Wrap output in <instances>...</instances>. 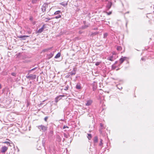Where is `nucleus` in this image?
<instances>
[{
    "instance_id": "1",
    "label": "nucleus",
    "mask_w": 154,
    "mask_h": 154,
    "mask_svg": "<svg viewBox=\"0 0 154 154\" xmlns=\"http://www.w3.org/2000/svg\"><path fill=\"white\" fill-rule=\"evenodd\" d=\"M37 127L40 131L43 132H45V131H47L48 129V127L47 126L42 125H39Z\"/></svg>"
},
{
    "instance_id": "2",
    "label": "nucleus",
    "mask_w": 154,
    "mask_h": 154,
    "mask_svg": "<svg viewBox=\"0 0 154 154\" xmlns=\"http://www.w3.org/2000/svg\"><path fill=\"white\" fill-rule=\"evenodd\" d=\"M9 79L11 82H18L19 80L18 77H15L12 78L10 77L9 78Z\"/></svg>"
},
{
    "instance_id": "3",
    "label": "nucleus",
    "mask_w": 154,
    "mask_h": 154,
    "mask_svg": "<svg viewBox=\"0 0 154 154\" xmlns=\"http://www.w3.org/2000/svg\"><path fill=\"white\" fill-rule=\"evenodd\" d=\"M26 78L28 79H29L31 80H34L36 79V75L30 74L29 75H28L26 76Z\"/></svg>"
},
{
    "instance_id": "4",
    "label": "nucleus",
    "mask_w": 154,
    "mask_h": 154,
    "mask_svg": "<svg viewBox=\"0 0 154 154\" xmlns=\"http://www.w3.org/2000/svg\"><path fill=\"white\" fill-rule=\"evenodd\" d=\"M8 147L4 146L2 147L1 150V152L2 153H5L8 150Z\"/></svg>"
},
{
    "instance_id": "5",
    "label": "nucleus",
    "mask_w": 154,
    "mask_h": 154,
    "mask_svg": "<svg viewBox=\"0 0 154 154\" xmlns=\"http://www.w3.org/2000/svg\"><path fill=\"white\" fill-rule=\"evenodd\" d=\"M48 5L47 4H44L42 6V10L43 12H44L46 11V9L48 7Z\"/></svg>"
},
{
    "instance_id": "6",
    "label": "nucleus",
    "mask_w": 154,
    "mask_h": 154,
    "mask_svg": "<svg viewBox=\"0 0 154 154\" xmlns=\"http://www.w3.org/2000/svg\"><path fill=\"white\" fill-rule=\"evenodd\" d=\"M64 95H60L57 96L55 99V101L56 103H57L59 100L62 99V97H64Z\"/></svg>"
},
{
    "instance_id": "7",
    "label": "nucleus",
    "mask_w": 154,
    "mask_h": 154,
    "mask_svg": "<svg viewBox=\"0 0 154 154\" xmlns=\"http://www.w3.org/2000/svg\"><path fill=\"white\" fill-rule=\"evenodd\" d=\"M29 37V36L24 35H20V36H18V38H21L22 40H25L26 39V37Z\"/></svg>"
},
{
    "instance_id": "8",
    "label": "nucleus",
    "mask_w": 154,
    "mask_h": 154,
    "mask_svg": "<svg viewBox=\"0 0 154 154\" xmlns=\"http://www.w3.org/2000/svg\"><path fill=\"white\" fill-rule=\"evenodd\" d=\"M54 54V52H52L50 54H47V57L48 59H50L51 58Z\"/></svg>"
},
{
    "instance_id": "9",
    "label": "nucleus",
    "mask_w": 154,
    "mask_h": 154,
    "mask_svg": "<svg viewBox=\"0 0 154 154\" xmlns=\"http://www.w3.org/2000/svg\"><path fill=\"white\" fill-rule=\"evenodd\" d=\"M112 3L111 2H108L106 5V8L108 10L112 6Z\"/></svg>"
},
{
    "instance_id": "10",
    "label": "nucleus",
    "mask_w": 154,
    "mask_h": 154,
    "mask_svg": "<svg viewBox=\"0 0 154 154\" xmlns=\"http://www.w3.org/2000/svg\"><path fill=\"white\" fill-rule=\"evenodd\" d=\"M115 58L114 57L113 55H112L107 58V60L111 61H113Z\"/></svg>"
},
{
    "instance_id": "11",
    "label": "nucleus",
    "mask_w": 154,
    "mask_h": 154,
    "mask_svg": "<svg viewBox=\"0 0 154 154\" xmlns=\"http://www.w3.org/2000/svg\"><path fill=\"white\" fill-rule=\"evenodd\" d=\"M90 24H85L84 25L82 26L81 27V29H85L87 28L89 26Z\"/></svg>"
},
{
    "instance_id": "12",
    "label": "nucleus",
    "mask_w": 154,
    "mask_h": 154,
    "mask_svg": "<svg viewBox=\"0 0 154 154\" xmlns=\"http://www.w3.org/2000/svg\"><path fill=\"white\" fill-rule=\"evenodd\" d=\"M69 73L70 74V75H71V76H72V75H75L76 73L75 68H73V70Z\"/></svg>"
},
{
    "instance_id": "13",
    "label": "nucleus",
    "mask_w": 154,
    "mask_h": 154,
    "mask_svg": "<svg viewBox=\"0 0 154 154\" xmlns=\"http://www.w3.org/2000/svg\"><path fill=\"white\" fill-rule=\"evenodd\" d=\"M92 101L91 100H88L86 103V105L88 106L90 105L92 103Z\"/></svg>"
},
{
    "instance_id": "14",
    "label": "nucleus",
    "mask_w": 154,
    "mask_h": 154,
    "mask_svg": "<svg viewBox=\"0 0 154 154\" xmlns=\"http://www.w3.org/2000/svg\"><path fill=\"white\" fill-rule=\"evenodd\" d=\"M94 142L95 143H97L98 141V138L97 136L95 137L93 139Z\"/></svg>"
},
{
    "instance_id": "15",
    "label": "nucleus",
    "mask_w": 154,
    "mask_h": 154,
    "mask_svg": "<svg viewBox=\"0 0 154 154\" xmlns=\"http://www.w3.org/2000/svg\"><path fill=\"white\" fill-rule=\"evenodd\" d=\"M100 142L99 144V146H100L101 147V148H102L103 146V143H102L103 142V140L101 139H100Z\"/></svg>"
},
{
    "instance_id": "16",
    "label": "nucleus",
    "mask_w": 154,
    "mask_h": 154,
    "mask_svg": "<svg viewBox=\"0 0 154 154\" xmlns=\"http://www.w3.org/2000/svg\"><path fill=\"white\" fill-rule=\"evenodd\" d=\"M126 58L125 57H123V58H121L119 60V61L120 64H122L125 60Z\"/></svg>"
},
{
    "instance_id": "17",
    "label": "nucleus",
    "mask_w": 154,
    "mask_h": 154,
    "mask_svg": "<svg viewBox=\"0 0 154 154\" xmlns=\"http://www.w3.org/2000/svg\"><path fill=\"white\" fill-rule=\"evenodd\" d=\"M76 88L77 89H81L82 88L81 86V84H77L76 85Z\"/></svg>"
},
{
    "instance_id": "18",
    "label": "nucleus",
    "mask_w": 154,
    "mask_h": 154,
    "mask_svg": "<svg viewBox=\"0 0 154 154\" xmlns=\"http://www.w3.org/2000/svg\"><path fill=\"white\" fill-rule=\"evenodd\" d=\"M60 53H58L55 56L54 58L56 59L60 57Z\"/></svg>"
},
{
    "instance_id": "19",
    "label": "nucleus",
    "mask_w": 154,
    "mask_h": 154,
    "mask_svg": "<svg viewBox=\"0 0 154 154\" xmlns=\"http://www.w3.org/2000/svg\"><path fill=\"white\" fill-rule=\"evenodd\" d=\"M88 138L89 140H90L92 138V135L91 134H88Z\"/></svg>"
},
{
    "instance_id": "20",
    "label": "nucleus",
    "mask_w": 154,
    "mask_h": 154,
    "mask_svg": "<svg viewBox=\"0 0 154 154\" xmlns=\"http://www.w3.org/2000/svg\"><path fill=\"white\" fill-rule=\"evenodd\" d=\"M44 29H43V28H41L39 29L38 31L37 32L38 33H41L43 32Z\"/></svg>"
},
{
    "instance_id": "21",
    "label": "nucleus",
    "mask_w": 154,
    "mask_h": 154,
    "mask_svg": "<svg viewBox=\"0 0 154 154\" xmlns=\"http://www.w3.org/2000/svg\"><path fill=\"white\" fill-rule=\"evenodd\" d=\"M100 133H101L102 131H101V129H102L104 127L103 126V125L102 123H100Z\"/></svg>"
},
{
    "instance_id": "22",
    "label": "nucleus",
    "mask_w": 154,
    "mask_h": 154,
    "mask_svg": "<svg viewBox=\"0 0 154 154\" xmlns=\"http://www.w3.org/2000/svg\"><path fill=\"white\" fill-rule=\"evenodd\" d=\"M17 74V73L15 72H13L11 73V75L15 77H16Z\"/></svg>"
},
{
    "instance_id": "23",
    "label": "nucleus",
    "mask_w": 154,
    "mask_h": 154,
    "mask_svg": "<svg viewBox=\"0 0 154 154\" xmlns=\"http://www.w3.org/2000/svg\"><path fill=\"white\" fill-rule=\"evenodd\" d=\"M60 13H61V11H58L55 12L54 13V14L57 15L59 14Z\"/></svg>"
},
{
    "instance_id": "24",
    "label": "nucleus",
    "mask_w": 154,
    "mask_h": 154,
    "mask_svg": "<svg viewBox=\"0 0 154 154\" xmlns=\"http://www.w3.org/2000/svg\"><path fill=\"white\" fill-rule=\"evenodd\" d=\"M122 49V48L121 46H117V49L118 51H120Z\"/></svg>"
},
{
    "instance_id": "25",
    "label": "nucleus",
    "mask_w": 154,
    "mask_h": 154,
    "mask_svg": "<svg viewBox=\"0 0 154 154\" xmlns=\"http://www.w3.org/2000/svg\"><path fill=\"white\" fill-rule=\"evenodd\" d=\"M60 5H63V6H65V5H67V3H64L63 2H61L60 3Z\"/></svg>"
},
{
    "instance_id": "26",
    "label": "nucleus",
    "mask_w": 154,
    "mask_h": 154,
    "mask_svg": "<svg viewBox=\"0 0 154 154\" xmlns=\"http://www.w3.org/2000/svg\"><path fill=\"white\" fill-rule=\"evenodd\" d=\"M37 68L36 67H35L30 70H29V71H28V72L29 73H30L31 72V71H33L34 70H35V69H36Z\"/></svg>"
},
{
    "instance_id": "27",
    "label": "nucleus",
    "mask_w": 154,
    "mask_h": 154,
    "mask_svg": "<svg viewBox=\"0 0 154 154\" xmlns=\"http://www.w3.org/2000/svg\"><path fill=\"white\" fill-rule=\"evenodd\" d=\"M108 35V33H105L103 35V38H106Z\"/></svg>"
},
{
    "instance_id": "28",
    "label": "nucleus",
    "mask_w": 154,
    "mask_h": 154,
    "mask_svg": "<svg viewBox=\"0 0 154 154\" xmlns=\"http://www.w3.org/2000/svg\"><path fill=\"white\" fill-rule=\"evenodd\" d=\"M61 15L59 14L58 15L55 16V18H56V19H58V18H61Z\"/></svg>"
},
{
    "instance_id": "29",
    "label": "nucleus",
    "mask_w": 154,
    "mask_h": 154,
    "mask_svg": "<svg viewBox=\"0 0 154 154\" xmlns=\"http://www.w3.org/2000/svg\"><path fill=\"white\" fill-rule=\"evenodd\" d=\"M42 144L43 146H45V140H42Z\"/></svg>"
},
{
    "instance_id": "30",
    "label": "nucleus",
    "mask_w": 154,
    "mask_h": 154,
    "mask_svg": "<svg viewBox=\"0 0 154 154\" xmlns=\"http://www.w3.org/2000/svg\"><path fill=\"white\" fill-rule=\"evenodd\" d=\"M46 20L45 21V22H47L49 20H50L51 19L49 18H47L46 19Z\"/></svg>"
},
{
    "instance_id": "31",
    "label": "nucleus",
    "mask_w": 154,
    "mask_h": 154,
    "mask_svg": "<svg viewBox=\"0 0 154 154\" xmlns=\"http://www.w3.org/2000/svg\"><path fill=\"white\" fill-rule=\"evenodd\" d=\"M66 76L67 77V78H69V77H71V75H70V74L69 72L68 73V74Z\"/></svg>"
},
{
    "instance_id": "32",
    "label": "nucleus",
    "mask_w": 154,
    "mask_h": 154,
    "mask_svg": "<svg viewBox=\"0 0 154 154\" xmlns=\"http://www.w3.org/2000/svg\"><path fill=\"white\" fill-rule=\"evenodd\" d=\"M112 69H115L116 68V66L114 65H113L112 66Z\"/></svg>"
},
{
    "instance_id": "33",
    "label": "nucleus",
    "mask_w": 154,
    "mask_h": 154,
    "mask_svg": "<svg viewBox=\"0 0 154 154\" xmlns=\"http://www.w3.org/2000/svg\"><path fill=\"white\" fill-rule=\"evenodd\" d=\"M64 137H65L66 138H67L68 137V136L67 135L66 133L64 134Z\"/></svg>"
},
{
    "instance_id": "34",
    "label": "nucleus",
    "mask_w": 154,
    "mask_h": 154,
    "mask_svg": "<svg viewBox=\"0 0 154 154\" xmlns=\"http://www.w3.org/2000/svg\"><path fill=\"white\" fill-rule=\"evenodd\" d=\"M66 91L68 89V86H67L65 87V89H64Z\"/></svg>"
},
{
    "instance_id": "35",
    "label": "nucleus",
    "mask_w": 154,
    "mask_h": 154,
    "mask_svg": "<svg viewBox=\"0 0 154 154\" xmlns=\"http://www.w3.org/2000/svg\"><path fill=\"white\" fill-rule=\"evenodd\" d=\"M29 102L28 101H27L26 102V106H28L29 105Z\"/></svg>"
},
{
    "instance_id": "36",
    "label": "nucleus",
    "mask_w": 154,
    "mask_h": 154,
    "mask_svg": "<svg viewBox=\"0 0 154 154\" xmlns=\"http://www.w3.org/2000/svg\"><path fill=\"white\" fill-rule=\"evenodd\" d=\"M100 64V63L99 62H97L96 63H95V65L96 66H98Z\"/></svg>"
},
{
    "instance_id": "37",
    "label": "nucleus",
    "mask_w": 154,
    "mask_h": 154,
    "mask_svg": "<svg viewBox=\"0 0 154 154\" xmlns=\"http://www.w3.org/2000/svg\"><path fill=\"white\" fill-rule=\"evenodd\" d=\"M48 116H46V117H45V118H44V120H45V121L46 122V121H47V119H48Z\"/></svg>"
},
{
    "instance_id": "38",
    "label": "nucleus",
    "mask_w": 154,
    "mask_h": 154,
    "mask_svg": "<svg viewBox=\"0 0 154 154\" xmlns=\"http://www.w3.org/2000/svg\"><path fill=\"white\" fill-rule=\"evenodd\" d=\"M3 143H6L7 144H10L9 142L8 141H5V142H3Z\"/></svg>"
},
{
    "instance_id": "39",
    "label": "nucleus",
    "mask_w": 154,
    "mask_h": 154,
    "mask_svg": "<svg viewBox=\"0 0 154 154\" xmlns=\"http://www.w3.org/2000/svg\"><path fill=\"white\" fill-rule=\"evenodd\" d=\"M69 128V127H68V126H66V125H64L63 127V129H65V128Z\"/></svg>"
},
{
    "instance_id": "40",
    "label": "nucleus",
    "mask_w": 154,
    "mask_h": 154,
    "mask_svg": "<svg viewBox=\"0 0 154 154\" xmlns=\"http://www.w3.org/2000/svg\"><path fill=\"white\" fill-rule=\"evenodd\" d=\"M33 19V17H30V18H29V20H31V21Z\"/></svg>"
},
{
    "instance_id": "41",
    "label": "nucleus",
    "mask_w": 154,
    "mask_h": 154,
    "mask_svg": "<svg viewBox=\"0 0 154 154\" xmlns=\"http://www.w3.org/2000/svg\"><path fill=\"white\" fill-rule=\"evenodd\" d=\"M111 13H112V12H109L107 13V14L108 15H109L111 14Z\"/></svg>"
},
{
    "instance_id": "42",
    "label": "nucleus",
    "mask_w": 154,
    "mask_h": 154,
    "mask_svg": "<svg viewBox=\"0 0 154 154\" xmlns=\"http://www.w3.org/2000/svg\"><path fill=\"white\" fill-rule=\"evenodd\" d=\"M112 55H116V53H115V52H112Z\"/></svg>"
},
{
    "instance_id": "43",
    "label": "nucleus",
    "mask_w": 154,
    "mask_h": 154,
    "mask_svg": "<svg viewBox=\"0 0 154 154\" xmlns=\"http://www.w3.org/2000/svg\"><path fill=\"white\" fill-rule=\"evenodd\" d=\"M45 27V25H44L42 28H43V29H44Z\"/></svg>"
},
{
    "instance_id": "44",
    "label": "nucleus",
    "mask_w": 154,
    "mask_h": 154,
    "mask_svg": "<svg viewBox=\"0 0 154 154\" xmlns=\"http://www.w3.org/2000/svg\"><path fill=\"white\" fill-rule=\"evenodd\" d=\"M7 74H8L7 72H6L4 74H3V75H7Z\"/></svg>"
},
{
    "instance_id": "45",
    "label": "nucleus",
    "mask_w": 154,
    "mask_h": 154,
    "mask_svg": "<svg viewBox=\"0 0 154 154\" xmlns=\"http://www.w3.org/2000/svg\"><path fill=\"white\" fill-rule=\"evenodd\" d=\"M28 33L29 34H31V32L30 31H28Z\"/></svg>"
},
{
    "instance_id": "46",
    "label": "nucleus",
    "mask_w": 154,
    "mask_h": 154,
    "mask_svg": "<svg viewBox=\"0 0 154 154\" xmlns=\"http://www.w3.org/2000/svg\"><path fill=\"white\" fill-rule=\"evenodd\" d=\"M2 88L1 85L0 84V89H1Z\"/></svg>"
},
{
    "instance_id": "47",
    "label": "nucleus",
    "mask_w": 154,
    "mask_h": 154,
    "mask_svg": "<svg viewBox=\"0 0 154 154\" xmlns=\"http://www.w3.org/2000/svg\"><path fill=\"white\" fill-rule=\"evenodd\" d=\"M117 61L115 62V63H114V65L115 64H116L117 63Z\"/></svg>"
},
{
    "instance_id": "48",
    "label": "nucleus",
    "mask_w": 154,
    "mask_h": 154,
    "mask_svg": "<svg viewBox=\"0 0 154 154\" xmlns=\"http://www.w3.org/2000/svg\"><path fill=\"white\" fill-rule=\"evenodd\" d=\"M141 60H144V59L143 58H142Z\"/></svg>"
},
{
    "instance_id": "49",
    "label": "nucleus",
    "mask_w": 154,
    "mask_h": 154,
    "mask_svg": "<svg viewBox=\"0 0 154 154\" xmlns=\"http://www.w3.org/2000/svg\"><path fill=\"white\" fill-rule=\"evenodd\" d=\"M127 23H126V26H127Z\"/></svg>"
},
{
    "instance_id": "50",
    "label": "nucleus",
    "mask_w": 154,
    "mask_h": 154,
    "mask_svg": "<svg viewBox=\"0 0 154 154\" xmlns=\"http://www.w3.org/2000/svg\"><path fill=\"white\" fill-rule=\"evenodd\" d=\"M85 21H84V24H85Z\"/></svg>"
},
{
    "instance_id": "51",
    "label": "nucleus",
    "mask_w": 154,
    "mask_h": 154,
    "mask_svg": "<svg viewBox=\"0 0 154 154\" xmlns=\"http://www.w3.org/2000/svg\"><path fill=\"white\" fill-rule=\"evenodd\" d=\"M18 1H20L21 0H17Z\"/></svg>"
}]
</instances>
